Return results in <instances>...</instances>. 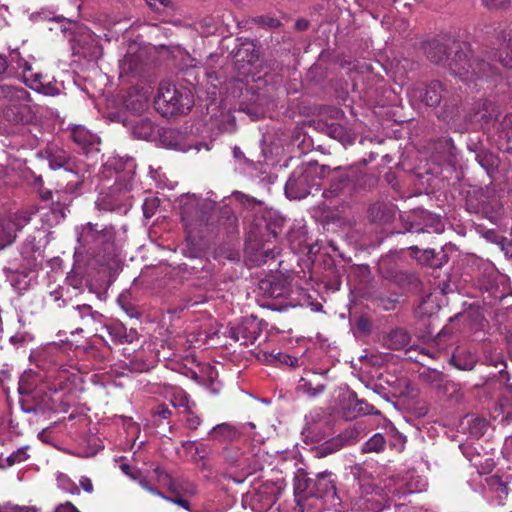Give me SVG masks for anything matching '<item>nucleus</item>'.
<instances>
[{
	"label": "nucleus",
	"mask_w": 512,
	"mask_h": 512,
	"mask_svg": "<svg viewBox=\"0 0 512 512\" xmlns=\"http://www.w3.org/2000/svg\"><path fill=\"white\" fill-rule=\"evenodd\" d=\"M429 61L447 64L450 73L465 83L496 79L498 68L480 55H474L470 45L449 35H441L422 44Z\"/></svg>",
	"instance_id": "1"
},
{
	"label": "nucleus",
	"mask_w": 512,
	"mask_h": 512,
	"mask_svg": "<svg viewBox=\"0 0 512 512\" xmlns=\"http://www.w3.org/2000/svg\"><path fill=\"white\" fill-rule=\"evenodd\" d=\"M126 226L87 222L75 227V265L110 267L124 242Z\"/></svg>",
	"instance_id": "2"
},
{
	"label": "nucleus",
	"mask_w": 512,
	"mask_h": 512,
	"mask_svg": "<svg viewBox=\"0 0 512 512\" xmlns=\"http://www.w3.org/2000/svg\"><path fill=\"white\" fill-rule=\"evenodd\" d=\"M411 100L420 102L427 107H438L441 104L445 109L443 119L455 115L460 97L452 88L439 80H432L426 84H413L407 89Z\"/></svg>",
	"instance_id": "3"
},
{
	"label": "nucleus",
	"mask_w": 512,
	"mask_h": 512,
	"mask_svg": "<svg viewBox=\"0 0 512 512\" xmlns=\"http://www.w3.org/2000/svg\"><path fill=\"white\" fill-rule=\"evenodd\" d=\"M193 104L194 97L189 89L177 88L167 82L160 84L155 106L164 116L184 114L192 108Z\"/></svg>",
	"instance_id": "4"
},
{
	"label": "nucleus",
	"mask_w": 512,
	"mask_h": 512,
	"mask_svg": "<svg viewBox=\"0 0 512 512\" xmlns=\"http://www.w3.org/2000/svg\"><path fill=\"white\" fill-rule=\"evenodd\" d=\"M318 177L317 161H309L297 167L285 184L286 196L290 199L300 200L311 194L313 188L318 191L319 185L316 182Z\"/></svg>",
	"instance_id": "5"
},
{
	"label": "nucleus",
	"mask_w": 512,
	"mask_h": 512,
	"mask_svg": "<svg viewBox=\"0 0 512 512\" xmlns=\"http://www.w3.org/2000/svg\"><path fill=\"white\" fill-rule=\"evenodd\" d=\"M132 188H126L123 183L114 181L112 186H109L107 191H101L95 202L96 208L99 211L117 212L126 214L131 206V196L129 192Z\"/></svg>",
	"instance_id": "6"
},
{
	"label": "nucleus",
	"mask_w": 512,
	"mask_h": 512,
	"mask_svg": "<svg viewBox=\"0 0 512 512\" xmlns=\"http://www.w3.org/2000/svg\"><path fill=\"white\" fill-rule=\"evenodd\" d=\"M258 230L248 232L245 247V257L254 266H260L267 263L268 260H274L280 253L275 246H271L269 239L264 238L260 227H258Z\"/></svg>",
	"instance_id": "7"
},
{
	"label": "nucleus",
	"mask_w": 512,
	"mask_h": 512,
	"mask_svg": "<svg viewBox=\"0 0 512 512\" xmlns=\"http://www.w3.org/2000/svg\"><path fill=\"white\" fill-rule=\"evenodd\" d=\"M135 171L136 163L132 157L113 156L103 164L102 174L105 178L115 176L116 182L123 183L126 188H132Z\"/></svg>",
	"instance_id": "8"
},
{
	"label": "nucleus",
	"mask_w": 512,
	"mask_h": 512,
	"mask_svg": "<svg viewBox=\"0 0 512 512\" xmlns=\"http://www.w3.org/2000/svg\"><path fill=\"white\" fill-rule=\"evenodd\" d=\"M498 116L497 105L488 99L481 98L473 103L471 110L465 116V121L485 130L494 126Z\"/></svg>",
	"instance_id": "9"
},
{
	"label": "nucleus",
	"mask_w": 512,
	"mask_h": 512,
	"mask_svg": "<svg viewBox=\"0 0 512 512\" xmlns=\"http://www.w3.org/2000/svg\"><path fill=\"white\" fill-rule=\"evenodd\" d=\"M357 171L336 167L333 170L329 166L322 165V178L328 181V188L322 192L324 197L339 196L355 180Z\"/></svg>",
	"instance_id": "10"
},
{
	"label": "nucleus",
	"mask_w": 512,
	"mask_h": 512,
	"mask_svg": "<svg viewBox=\"0 0 512 512\" xmlns=\"http://www.w3.org/2000/svg\"><path fill=\"white\" fill-rule=\"evenodd\" d=\"M0 98L6 99L13 103V108H9L7 110V115H9V111L15 109V121H24L25 114L29 112V107L26 104L29 101L30 94L23 87L13 86L12 84L6 82L4 79L0 78Z\"/></svg>",
	"instance_id": "11"
},
{
	"label": "nucleus",
	"mask_w": 512,
	"mask_h": 512,
	"mask_svg": "<svg viewBox=\"0 0 512 512\" xmlns=\"http://www.w3.org/2000/svg\"><path fill=\"white\" fill-rule=\"evenodd\" d=\"M32 212L22 211L0 218V249L10 245L21 230L31 220Z\"/></svg>",
	"instance_id": "12"
},
{
	"label": "nucleus",
	"mask_w": 512,
	"mask_h": 512,
	"mask_svg": "<svg viewBox=\"0 0 512 512\" xmlns=\"http://www.w3.org/2000/svg\"><path fill=\"white\" fill-rule=\"evenodd\" d=\"M261 333V323L254 317H245L239 323L227 328L225 334L243 345L253 344Z\"/></svg>",
	"instance_id": "13"
},
{
	"label": "nucleus",
	"mask_w": 512,
	"mask_h": 512,
	"mask_svg": "<svg viewBox=\"0 0 512 512\" xmlns=\"http://www.w3.org/2000/svg\"><path fill=\"white\" fill-rule=\"evenodd\" d=\"M19 404L24 413L45 415L48 411L52 410L51 397L47 392L46 385L41 386L40 389L21 398Z\"/></svg>",
	"instance_id": "14"
},
{
	"label": "nucleus",
	"mask_w": 512,
	"mask_h": 512,
	"mask_svg": "<svg viewBox=\"0 0 512 512\" xmlns=\"http://www.w3.org/2000/svg\"><path fill=\"white\" fill-rule=\"evenodd\" d=\"M74 317L80 320L83 327L94 331V336L107 343L105 337L98 332L104 324L105 316L97 310H94L91 305L80 304L73 306Z\"/></svg>",
	"instance_id": "15"
},
{
	"label": "nucleus",
	"mask_w": 512,
	"mask_h": 512,
	"mask_svg": "<svg viewBox=\"0 0 512 512\" xmlns=\"http://www.w3.org/2000/svg\"><path fill=\"white\" fill-rule=\"evenodd\" d=\"M214 209V202L196 196L188 198L181 208L183 221L191 224L194 220L204 222L206 215Z\"/></svg>",
	"instance_id": "16"
},
{
	"label": "nucleus",
	"mask_w": 512,
	"mask_h": 512,
	"mask_svg": "<svg viewBox=\"0 0 512 512\" xmlns=\"http://www.w3.org/2000/svg\"><path fill=\"white\" fill-rule=\"evenodd\" d=\"M38 157L48 161L49 168L52 170L64 169L66 171H73L76 162L75 159L63 148L52 144L45 150L38 152Z\"/></svg>",
	"instance_id": "17"
},
{
	"label": "nucleus",
	"mask_w": 512,
	"mask_h": 512,
	"mask_svg": "<svg viewBox=\"0 0 512 512\" xmlns=\"http://www.w3.org/2000/svg\"><path fill=\"white\" fill-rule=\"evenodd\" d=\"M100 330H105L109 335L113 344L133 343L138 340L139 334L134 328H127L119 321H106L104 320L103 326Z\"/></svg>",
	"instance_id": "18"
},
{
	"label": "nucleus",
	"mask_w": 512,
	"mask_h": 512,
	"mask_svg": "<svg viewBox=\"0 0 512 512\" xmlns=\"http://www.w3.org/2000/svg\"><path fill=\"white\" fill-rule=\"evenodd\" d=\"M38 264H34V268L24 270H6V277L11 286L18 291L20 294L29 290L37 282L36 267Z\"/></svg>",
	"instance_id": "19"
},
{
	"label": "nucleus",
	"mask_w": 512,
	"mask_h": 512,
	"mask_svg": "<svg viewBox=\"0 0 512 512\" xmlns=\"http://www.w3.org/2000/svg\"><path fill=\"white\" fill-rule=\"evenodd\" d=\"M359 441V431L350 427L325 442H322V457L333 454L345 446L356 444Z\"/></svg>",
	"instance_id": "20"
},
{
	"label": "nucleus",
	"mask_w": 512,
	"mask_h": 512,
	"mask_svg": "<svg viewBox=\"0 0 512 512\" xmlns=\"http://www.w3.org/2000/svg\"><path fill=\"white\" fill-rule=\"evenodd\" d=\"M420 379L427 384L430 388L436 390L438 393L447 395L452 390H457V385L453 383L448 377L436 369H427L420 374Z\"/></svg>",
	"instance_id": "21"
},
{
	"label": "nucleus",
	"mask_w": 512,
	"mask_h": 512,
	"mask_svg": "<svg viewBox=\"0 0 512 512\" xmlns=\"http://www.w3.org/2000/svg\"><path fill=\"white\" fill-rule=\"evenodd\" d=\"M25 83L31 89L46 96H56L60 94V86L58 83L53 79H49L47 75L38 72L26 75Z\"/></svg>",
	"instance_id": "22"
},
{
	"label": "nucleus",
	"mask_w": 512,
	"mask_h": 512,
	"mask_svg": "<svg viewBox=\"0 0 512 512\" xmlns=\"http://www.w3.org/2000/svg\"><path fill=\"white\" fill-rule=\"evenodd\" d=\"M284 223L285 219L281 215L274 211H267L263 215V219L259 223H256L255 229H252L251 231H259L258 227H260L265 239H276L282 232Z\"/></svg>",
	"instance_id": "23"
},
{
	"label": "nucleus",
	"mask_w": 512,
	"mask_h": 512,
	"mask_svg": "<svg viewBox=\"0 0 512 512\" xmlns=\"http://www.w3.org/2000/svg\"><path fill=\"white\" fill-rule=\"evenodd\" d=\"M468 148L475 153L476 162L486 171L490 178H493L500 166L498 155L483 147L478 149L476 144L469 145Z\"/></svg>",
	"instance_id": "24"
},
{
	"label": "nucleus",
	"mask_w": 512,
	"mask_h": 512,
	"mask_svg": "<svg viewBox=\"0 0 512 512\" xmlns=\"http://www.w3.org/2000/svg\"><path fill=\"white\" fill-rule=\"evenodd\" d=\"M71 138L86 153L99 150L100 138L82 125H74L71 128Z\"/></svg>",
	"instance_id": "25"
},
{
	"label": "nucleus",
	"mask_w": 512,
	"mask_h": 512,
	"mask_svg": "<svg viewBox=\"0 0 512 512\" xmlns=\"http://www.w3.org/2000/svg\"><path fill=\"white\" fill-rule=\"evenodd\" d=\"M342 500L337 493L335 481L331 479L330 473L322 472V506L324 509L338 511Z\"/></svg>",
	"instance_id": "26"
},
{
	"label": "nucleus",
	"mask_w": 512,
	"mask_h": 512,
	"mask_svg": "<svg viewBox=\"0 0 512 512\" xmlns=\"http://www.w3.org/2000/svg\"><path fill=\"white\" fill-rule=\"evenodd\" d=\"M497 38L501 45L510 52L504 57L500 55L499 62L510 73L508 77L512 78V22L500 28Z\"/></svg>",
	"instance_id": "27"
},
{
	"label": "nucleus",
	"mask_w": 512,
	"mask_h": 512,
	"mask_svg": "<svg viewBox=\"0 0 512 512\" xmlns=\"http://www.w3.org/2000/svg\"><path fill=\"white\" fill-rule=\"evenodd\" d=\"M395 214V207L390 203L377 202L370 205L368 209L370 221L378 224H386L393 221Z\"/></svg>",
	"instance_id": "28"
},
{
	"label": "nucleus",
	"mask_w": 512,
	"mask_h": 512,
	"mask_svg": "<svg viewBox=\"0 0 512 512\" xmlns=\"http://www.w3.org/2000/svg\"><path fill=\"white\" fill-rule=\"evenodd\" d=\"M241 431L237 426L229 423L215 425L209 432L208 438L218 442H234L241 436Z\"/></svg>",
	"instance_id": "29"
},
{
	"label": "nucleus",
	"mask_w": 512,
	"mask_h": 512,
	"mask_svg": "<svg viewBox=\"0 0 512 512\" xmlns=\"http://www.w3.org/2000/svg\"><path fill=\"white\" fill-rule=\"evenodd\" d=\"M234 58L236 63L242 67L245 64H253L259 58V51L256 44L248 39L241 41L235 51Z\"/></svg>",
	"instance_id": "30"
},
{
	"label": "nucleus",
	"mask_w": 512,
	"mask_h": 512,
	"mask_svg": "<svg viewBox=\"0 0 512 512\" xmlns=\"http://www.w3.org/2000/svg\"><path fill=\"white\" fill-rule=\"evenodd\" d=\"M462 429L470 437L479 439L481 438L489 427V422L478 416H465L461 422Z\"/></svg>",
	"instance_id": "31"
},
{
	"label": "nucleus",
	"mask_w": 512,
	"mask_h": 512,
	"mask_svg": "<svg viewBox=\"0 0 512 512\" xmlns=\"http://www.w3.org/2000/svg\"><path fill=\"white\" fill-rule=\"evenodd\" d=\"M145 64V53L142 50L136 52H128L121 62V70L124 73L137 75L139 74Z\"/></svg>",
	"instance_id": "32"
},
{
	"label": "nucleus",
	"mask_w": 512,
	"mask_h": 512,
	"mask_svg": "<svg viewBox=\"0 0 512 512\" xmlns=\"http://www.w3.org/2000/svg\"><path fill=\"white\" fill-rule=\"evenodd\" d=\"M41 386L45 385L41 383V378L37 373L31 370L25 371L20 376L18 383V392L22 396V398H24L27 395L36 391L37 389H40Z\"/></svg>",
	"instance_id": "33"
},
{
	"label": "nucleus",
	"mask_w": 512,
	"mask_h": 512,
	"mask_svg": "<svg viewBox=\"0 0 512 512\" xmlns=\"http://www.w3.org/2000/svg\"><path fill=\"white\" fill-rule=\"evenodd\" d=\"M449 362L458 370L471 371L476 366L478 359L470 351L458 350L451 356Z\"/></svg>",
	"instance_id": "34"
},
{
	"label": "nucleus",
	"mask_w": 512,
	"mask_h": 512,
	"mask_svg": "<svg viewBox=\"0 0 512 512\" xmlns=\"http://www.w3.org/2000/svg\"><path fill=\"white\" fill-rule=\"evenodd\" d=\"M410 249L415 253V257L419 262L430 267L439 268L442 266L443 261H448V257L443 251L439 253L442 254L441 258H438L437 253L433 249L420 250L417 247H411Z\"/></svg>",
	"instance_id": "35"
},
{
	"label": "nucleus",
	"mask_w": 512,
	"mask_h": 512,
	"mask_svg": "<svg viewBox=\"0 0 512 512\" xmlns=\"http://www.w3.org/2000/svg\"><path fill=\"white\" fill-rule=\"evenodd\" d=\"M490 198L488 192L482 189H473L469 191L466 196V209L470 213L478 214L483 210L484 204Z\"/></svg>",
	"instance_id": "36"
},
{
	"label": "nucleus",
	"mask_w": 512,
	"mask_h": 512,
	"mask_svg": "<svg viewBox=\"0 0 512 512\" xmlns=\"http://www.w3.org/2000/svg\"><path fill=\"white\" fill-rule=\"evenodd\" d=\"M410 339V335L404 329L397 328L388 334L385 344L389 349L401 350L409 345Z\"/></svg>",
	"instance_id": "37"
},
{
	"label": "nucleus",
	"mask_w": 512,
	"mask_h": 512,
	"mask_svg": "<svg viewBox=\"0 0 512 512\" xmlns=\"http://www.w3.org/2000/svg\"><path fill=\"white\" fill-rule=\"evenodd\" d=\"M330 257L322 259V270L325 269V273L322 272V283L325 284V288L335 291L340 288L341 278L331 267Z\"/></svg>",
	"instance_id": "38"
},
{
	"label": "nucleus",
	"mask_w": 512,
	"mask_h": 512,
	"mask_svg": "<svg viewBox=\"0 0 512 512\" xmlns=\"http://www.w3.org/2000/svg\"><path fill=\"white\" fill-rule=\"evenodd\" d=\"M67 208L59 202L53 203L51 208L42 216V221L48 227L60 224L66 217Z\"/></svg>",
	"instance_id": "39"
},
{
	"label": "nucleus",
	"mask_w": 512,
	"mask_h": 512,
	"mask_svg": "<svg viewBox=\"0 0 512 512\" xmlns=\"http://www.w3.org/2000/svg\"><path fill=\"white\" fill-rule=\"evenodd\" d=\"M260 289L270 298H281L288 294V289L285 287L283 280H264L260 283Z\"/></svg>",
	"instance_id": "40"
},
{
	"label": "nucleus",
	"mask_w": 512,
	"mask_h": 512,
	"mask_svg": "<svg viewBox=\"0 0 512 512\" xmlns=\"http://www.w3.org/2000/svg\"><path fill=\"white\" fill-rule=\"evenodd\" d=\"M154 124L148 118H141L132 126V134L138 139L147 140L154 134Z\"/></svg>",
	"instance_id": "41"
},
{
	"label": "nucleus",
	"mask_w": 512,
	"mask_h": 512,
	"mask_svg": "<svg viewBox=\"0 0 512 512\" xmlns=\"http://www.w3.org/2000/svg\"><path fill=\"white\" fill-rule=\"evenodd\" d=\"M500 211L501 205L498 200L490 197L484 204L483 210H480L478 214L496 224L500 218Z\"/></svg>",
	"instance_id": "42"
},
{
	"label": "nucleus",
	"mask_w": 512,
	"mask_h": 512,
	"mask_svg": "<svg viewBox=\"0 0 512 512\" xmlns=\"http://www.w3.org/2000/svg\"><path fill=\"white\" fill-rule=\"evenodd\" d=\"M322 134H326L330 138L338 140L343 145L349 139V135L346 129L342 125L336 123H327L325 125H322Z\"/></svg>",
	"instance_id": "43"
},
{
	"label": "nucleus",
	"mask_w": 512,
	"mask_h": 512,
	"mask_svg": "<svg viewBox=\"0 0 512 512\" xmlns=\"http://www.w3.org/2000/svg\"><path fill=\"white\" fill-rule=\"evenodd\" d=\"M386 440L380 433L374 434L361 447L362 453H380L385 450Z\"/></svg>",
	"instance_id": "44"
},
{
	"label": "nucleus",
	"mask_w": 512,
	"mask_h": 512,
	"mask_svg": "<svg viewBox=\"0 0 512 512\" xmlns=\"http://www.w3.org/2000/svg\"><path fill=\"white\" fill-rule=\"evenodd\" d=\"M21 253L25 258H30L35 254L41 256V245L40 242L36 240L35 236H28L25 239Z\"/></svg>",
	"instance_id": "45"
},
{
	"label": "nucleus",
	"mask_w": 512,
	"mask_h": 512,
	"mask_svg": "<svg viewBox=\"0 0 512 512\" xmlns=\"http://www.w3.org/2000/svg\"><path fill=\"white\" fill-rule=\"evenodd\" d=\"M353 417L361 416V415H378L380 412L375 409V407L369 404L366 400L363 399H354Z\"/></svg>",
	"instance_id": "46"
},
{
	"label": "nucleus",
	"mask_w": 512,
	"mask_h": 512,
	"mask_svg": "<svg viewBox=\"0 0 512 512\" xmlns=\"http://www.w3.org/2000/svg\"><path fill=\"white\" fill-rule=\"evenodd\" d=\"M313 293L314 295L309 293L307 290H302L300 294V305L310 307L312 311L318 312L320 311V305L317 301L318 292L314 290Z\"/></svg>",
	"instance_id": "47"
},
{
	"label": "nucleus",
	"mask_w": 512,
	"mask_h": 512,
	"mask_svg": "<svg viewBox=\"0 0 512 512\" xmlns=\"http://www.w3.org/2000/svg\"><path fill=\"white\" fill-rule=\"evenodd\" d=\"M299 512H318L320 509V501L316 496H307L303 500L298 501Z\"/></svg>",
	"instance_id": "48"
},
{
	"label": "nucleus",
	"mask_w": 512,
	"mask_h": 512,
	"mask_svg": "<svg viewBox=\"0 0 512 512\" xmlns=\"http://www.w3.org/2000/svg\"><path fill=\"white\" fill-rule=\"evenodd\" d=\"M297 391L301 394H306L309 397H315L319 391V384L313 386V381L306 377L300 379L297 385Z\"/></svg>",
	"instance_id": "49"
},
{
	"label": "nucleus",
	"mask_w": 512,
	"mask_h": 512,
	"mask_svg": "<svg viewBox=\"0 0 512 512\" xmlns=\"http://www.w3.org/2000/svg\"><path fill=\"white\" fill-rule=\"evenodd\" d=\"M10 63L12 65H16L17 68L22 69L23 78L25 79L26 75H30L32 72L31 64L22 58L18 52H14L11 54Z\"/></svg>",
	"instance_id": "50"
},
{
	"label": "nucleus",
	"mask_w": 512,
	"mask_h": 512,
	"mask_svg": "<svg viewBox=\"0 0 512 512\" xmlns=\"http://www.w3.org/2000/svg\"><path fill=\"white\" fill-rule=\"evenodd\" d=\"M500 404L503 409H507V418L512 419V386H507L504 388L501 395Z\"/></svg>",
	"instance_id": "51"
},
{
	"label": "nucleus",
	"mask_w": 512,
	"mask_h": 512,
	"mask_svg": "<svg viewBox=\"0 0 512 512\" xmlns=\"http://www.w3.org/2000/svg\"><path fill=\"white\" fill-rule=\"evenodd\" d=\"M57 483L59 488L62 490L70 493V494H79L80 490L79 487L76 485L75 482H73L69 477L66 475H60L57 478Z\"/></svg>",
	"instance_id": "52"
},
{
	"label": "nucleus",
	"mask_w": 512,
	"mask_h": 512,
	"mask_svg": "<svg viewBox=\"0 0 512 512\" xmlns=\"http://www.w3.org/2000/svg\"><path fill=\"white\" fill-rule=\"evenodd\" d=\"M27 446L21 447L14 451L11 455H9L6 459L8 466H13L15 464L21 463L29 458L27 453Z\"/></svg>",
	"instance_id": "53"
},
{
	"label": "nucleus",
	"mask_w": 512,
	"mask_h": 512,
	"mask_svg": "<svg viewBox=\"0 0 512 512\" xmlns=\"http://www.w3.org/2000/svg\"><path fill=\"white\" fill-rule=\"evenodd\" d=\"M171 403L174 407H183L187 410L189 404L188 395L181 389H176L173 392Z\"/></svg>",
	"instance_id": "54"
},
{
	"label": "nucleus",
	"mask_w": 512,
	"mask_h": 512,
	"mask_svg": "<svg viewBox=\"0 0 512 512\" xmlns=\"http://www.w3.org/2000/svg\"><path fill=\"white\" fill-rule=\"evenodd\" d=\"M155 481L170 486L172 483L171 476L160 466L156 465L153 469Z\"/></svg>",
	"instance_id": "55"
},
{
	"label": "nucleus",
	"mask_w": 512,
	"mask_h": 512,
	"mask_svg": "<svg viewBox=\"0 0 512 512\" xmlns=\"http://www.w3.org/2000/svg\"><path fill=\"white\" fill-rule=\"evenodd\" d=\"M186 414H187V417H186V420H185V425L187 428L189 429H197L199 427V425L201 424V419L199 416L195 415L190 408H187V410H185Z\"/></svg>",
	"instance_id": "56"
},
{
	"label": "nucleus",
	"mask_w": 512,
	"mask_h": 512,
	"mask_svg": "<svg viewBox=\"0 0 512 512\" xmlns=\"http://www.w3.org/2000/svg\"><path fill=\"white\" fill-rule=\"evenodd\" d=\"M120 469L125 475H127L133 481H137L142 474V472L139 469L131 467L129 464L125 463L120 465Z\"/></svg>",
	"instance_id": "57"
},
{
	"label": "nucleus",
	"mask_w": 512,
	"mask_h": 512,
	"mask_svg": "<svg viewBox=\"0 0 512 512\" xmlns=\"http://www.w3.org/2000/svg\"><path fill=\"white\" fill-rule=\"evenodd\" d=\"M325 1L327 2V9L330 11V14L327 16V21L333 22L338 18L341 10L336 5L337 0H325Z\"/></svg>",
	"instance_id": "58"
},
{
	"label": "nucleus",
	"mask_w": 512,
	"mask_h": 512,
	"mask_svg": "<svg viewBox=\"0 0 512 512\" xmlns=\"http://www.w3.org/2000/svg\"><path fill=\"white\" fill-rule=\"evenodd\" d=\"M306 248H307L308 261L311 262L313 268L317 269V267H318L317 258H318V253L320 251V247L317 245H310V246H307Z\"/></svg>",
	"instance_id": "59"
},
{
	"label": "nucleus",
	"mask_w": 512,
	"mask_h": 512,
	"mask_svg": "<svg viewBox=\"0 0 512 512\" xmlns=\"http://www.w3.org/2000/svg\"><path fill=\"white\" fill-rule=\"evenodd\" d=\"M176 136V132L169 130L164 131L162 135V142L166 144L169 148L173 149H181L179 144L176 141H172V139Z\"/></svg>",
	"instance_id": "60"
},
{
	"label": "nucleus",
	"mask_w": 512,
	"mask_h": 512,
	"mask_svg": "<svg viewBox=\"0 0 512 512\" xmlns=\"http://www.w3.org/2000/svg\"><path fill=\"white\" fill-rule=\"evenodd\" d=\"M136 482H138V484L144 490L148 491L149 493L159 496V497H164V494L161 491H159L158 489H156L155 487L151 486L150 483L147 481V479L145 477H143L142 475L139 477V479Z\"/></svg>",
	"instance_id": "61"
},
{
	"label": "nucleus",
	"mask_w": 512,
	"mask_h": 512,
	"mask_svg": "<svg viewBox=\"0 0 512 512\" xmlns=\"http://www.w3.org/2000/svg\"><path fill=\"white\" fill-rule=\"evenodd\" d=\"M483 4L489 9H505L509 6V0H482Z\"/></svg>",
	"instance_id": "62"
},
{
	"label": "nucleus",
	"mask_w": 512,
	"mask_h": 512,
	"mask_svg": "<svg viewBox=\"0 0 512 512\" xmlns=\"http://www.w3.org/2000/svg\"><path fill=\"white\" fill-rule=\"evenodd\" d=\"M378 305L384 310H393L396 307L397 300L390 297L379 296L377 298Z\"/></svg>",
	"instance_id": "63"
},
{
	"label": "nucleus",
	"mask_w": 512,
	"mask_h": 512,
	"mask_svg": "<svg viewBox=\"0 0 512 512\" xmlns=\"http://www.w3.org/2000/svg\"><path fill=\"white\" fill-rule=\"evenodd\" d=\"M55 512H80L71 502H65L63 504H59Z\"/></svg>",
	"instance_id": "64"
}]
</instances>
